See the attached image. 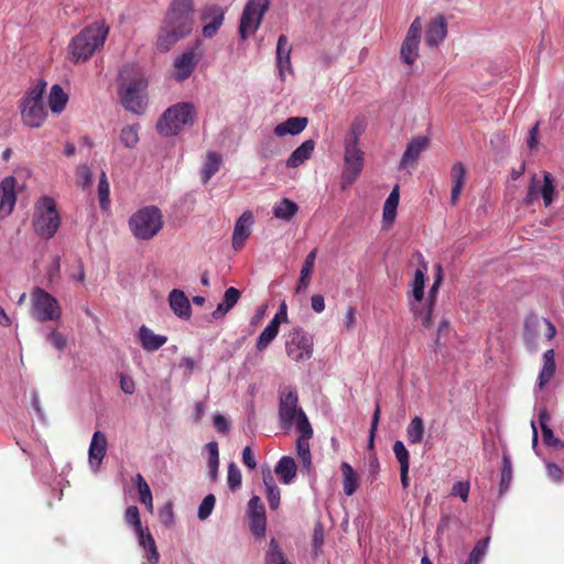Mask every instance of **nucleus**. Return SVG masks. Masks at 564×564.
<instances>
[{
	"mask_svg": "<svg viewBox=\"0 0 564 564\" xmlns=\"http://www.w3.org/2000/svg\"><path fill=\"white\" fill-rule=\"evenodd\" d=\"M194 23L193 0H172L160 25L158 50L170 51L178 41L192 33Z\"/></svg>",
	"mask_w": 564,
	"mask_h": 564,
	"instance_id": "1",
	"label": "nucleus"
},
{
	"mask_svg": "<svg viewBox=\"0 0 564 564\" xmlns=\"http://www.w3.org/2000/svg\"><path fill=\"white\" fill-rule=\"evenodd\" d=\"M109 26L105 22H94L75 35L69 44L68 52L74 63L88 61L106 42Z\"/></svg>",
	"mask_w": 564,
	"mask_h": 564,
	"instance_id": "2",
	"label": "nucleus"
},
{
	"mask_svg": "<svg viewBox=\"0 0 564 564\" xmlns=\"http://www.w3.org/2000/svg\"><path fill=\"white\" fill-rule=\"evenodd\" d=\"M119 95L122 106L134 113H139L144 104L147 79L138 65H126L120 72Z\"/></svg>",
	"mask_w": 564,
	"mask_h": 564,
	"instance_id": "3",
	"label": "nucleus"
},
{
	"mask_svg": "<svg viewBox=\"0 0 564 564\" xmlns=\"http://www.w3.org/2000/svg\"><path fill=\"white\" fill-rule=\"evenodd\" d=\"M196 118L197 110L192 102H177L162 113L156 129L162 135H176L185 126L194 124Z\"/></svg>",
	"mask_w": 564,
	"mask_h": 564,
	"instance_id": "4",
	"label": "nucleus"
},
{
	"mask_svg": "<svg viewBox=\"0 0 564 564\" xmlns=\"http://www.w3.org/2000/svg\"><path fill=\"white\" fill-rule=\"evenodd\" d=\"M45 87L46 83L39 80L20 100L22 121L30 128H41L46 120L47 111L43 102Z\"/></svg>",
	"mask_w": 564,
	"mask_h": 564,
	"instance_id": "5",
	"label": "nucleus"
},
{
	"mask_svg": "<svg viewBox=\"0 0 564 564\" xmlns=\"http://www.w3.org/2000/svg\"><path fill=\"white\" fill-rule=\"evenodd\" d=\"M163 227V215L156 206H145L131 215L129 228L139 240H150Z\"/></svg>",
	"mask_w": 564,
	"mask_h": 564,
	"instance_id": "6",
	"label": "nucleus"
},
{
	"mask_svg": "<svg viewBox=\"0 0 564 564\" xmlns=\"http://www.w3.org/2000/svg\"><path fill=\"white\" fill-rule=\"evenodd\" d=\"M61 225V218L53 198L43 197L36 206L33 226L37 235L45 239L52 238Z\"/></svg>",
	"mask_w": 564,
	"mask_h": 564,
	"instance_id": "7",
	"label": "nucleus"
},
{
	"mask_svg": "<svg viewBox=\"0 0 564 564\" xmlns=\"http://www.w3.org/2000/svg\"><path fill=\"white\" fill-rule=\"evenodd\" d=\"M285 351L289 358L299 362L313 355V336L302 327H294L284 335Z\"/></svg>",
	"mask_w": 564,
	"mask_h": 564,
	"instance_id": "8",
	"label": "nucleus"
},
{
	"mask_svg": "<svg viewBox=\"0 0 564 564\" xmlns=\"http://www.w3.org/2000/svg\"><path fill=\"white\" fill-rule=\"evenodd\" d=\"M33 315L40 322L57 321L61 318V307L57 300L42 289L33 292Z\"/></svg>",
	"mask_w": 564,
	"mask_h": 564,
	"instance_id": "9",
	"label": "nucleus"
},
{
	"mask_svg": "<svg viewBox=\"0 0 564 564\" xmlns=\"http://www.w3.org/2000/svg\"><path fill=\"white\" fill-rule=\"evenodd\" d=\"M301 412L304 411L297 408L296 391L291 387L282 388L280 391L279 405V416L282 429L289 430L293 426V424L296 425Z\"/></svg>",
	"mask_w": 564,
	"mask_h": 564,
	"instance_id": "10",
	"label": "nucleus"
},
{
	"mask_svg": "<svg viewBox=\"0 0 564 564\" xmlns=\"http://www.w3.org/2000/svg\"><path fill=\"white\" fill-rule=\"evenodd\" d=\"M364 167V152L358 144H345L343 187L356 181Z\"/></svg>",
	"mask_w": 564,
	"mask_h": 564,
	"instance_id": "11",
	"label": "nucleus"
},
{
	"mask_svg": "<svg viewBox=\"0 0 564 564\" xmlns=\"http://www.w3.org/2000/svg\"><path fill=\"white\" fill-rule=\"evenodd\" d=\"M421 34L422 22L421 18L417 17L412 21L400 50L401 59L408 65H413L419 57Z\"/></svg>",
	"mask_w": 564,
	"mask_h": 564,
	"instance_id": "12",
	"label": "nucleus"
},
{
	"mask_svg": "<svg viewBox=\"0 0 564 564\" xmlns=\"http://www.w3.org/2000/svg\"><path fill=\"white\" fill-rule=\"evenodd\" d=\"M296 429L300 432V436L296 440V452L299 457L302 459L304 467L308 468L312 464L308 441L313 435V429L304 412L300 413L299 421L296 422Z\"/></svg>",
	"mask_w": 564,
	"mask_h": 564,
	"instance_id": "13",
	"label": "nucleus"
},
{
	"mask_svg": "<svg viewBox=\"0 0 564 564\" xmlns=\"http://www.w3.org/2000/svg\"><path fill=\"white\" fill-rule=\"evenodd\" d=\"M199 58L200 54L195 48L183 52L174 61L173 78L177 82L186 80L195 70Z\"/></svg>",
	"mask_w": 564,
	"mask_h": 564,
	"instance_id": "14",
	"label": "nucleus"
},
{
	"mask_svg": "<svg viewBox=\"0 0 564 564\" xmlns=\"http://www.w3.org/2000/svg\"><path fill=\"white\" fill-rule=\"evenodd\" d=\"M250 527L256 538H263L267 530V517L264 506L258 496L249 499Z\"/></svg>",
	"mask_w": 564,
	"mask_h": 564,
	"instance_id": "15",
	"label": "nucleus"
},
{
	"mask_svg": "<svg viewBox=\"0 0 564 564\" xmlns=\"http://www.w3.org/2000/svg\"><path fill=\"white\" fill-rule=\"evenodd\" d=\"M203 35L204 37H213L224 21V11L216 4L207 6L202 13Z\"/></svg>",
	"mask_w": 564,
	"mask_h": 564,
	"instance_id": "16",
	"label": "nucleus"
},
{
	"mask_svg": "<svg viewBox=\"0 0 564 564\" xmlns=\"http://www.w3.org/2000/svg\"><path fill=\"white\" fill-rule=\"evenodd\" d=\"M17 180L13 176H7L0 183V217H7L11 214L17 196Z\"/></svg>",
	"mask_w": 564,
	"mask_h": 564,
	"instance_id": "17",
	"label": "nucleus"
},
{
	"mask_svg": "<svg viewBox=\"0 0 564 564\" xmlns=\"http://www.w3.org/2000/svg\"><path fill=\"white\" fill-rule=\"evenodd\" d=\"M291 52L292 46L289 44L288 37L284 34L280 35L276 43V66L282 80H285L286 73L293 74Z\"/></svg>",
	"mask_w": 564,
	"mask_h": 564,
	"instance_id": "18",
	"label": "nucleus"
},
{
	"mask_svg": "<svg viewBox=\"0 0 564 564\" xmlns=\"http://www.w3.org/2000/svg\"><path fill=\"white\" fill-rule=\"evenodd\" d=\"M447 34V22L441 14L432 19L427 25L425 43L429 47H438Z\"/></svg>",
	"mask_w": 564,
	"mask_h": 564,
	"instance_id": "19",
	"label": "nucleus"
},
{
	"mask_svg": "<svg viewBox=\"0 0 564 564\" xmlns=\"http://www.w3.org/2000/svg\"><path fill=\"white\" fill-rule=\"evenodd\" d=\"M108 441L106 435L96 431L91 437L89 449H88V460L90 466L97 470L102 463V459L107 453Z\"/></svg>",
	"mask_w": 564,
	"mask_h": 564,
	"instance_id": "20",
	"label": "nucleus"
},
{
	"mask_svg": "<svg viewBox=\"0 0 564 564\" xmlns=\"http://www.w3.org/2000/svg\"><path fill=\"white\" fill-rule=\"evenodd\" d=\"M427 144H429L427 137L420 135V137L413 138L409 142V144L401 158L400 167L405 169L408 166L414 165L416 160L419 159L420 154L426 149Z\"/></svg>",
	"mask_w": 564,
	"mask_h": 564,
	"instance_id": "21",
	"label": "nucleus"
},
{
	"mask_svg": "<svg viewBox=\"0 0 564 564\" xmlns=\"http://www.w3.org/2000/svg\"><path fill=\"white\" fill-rule=\"evenodd\" d=\"M169 303L174 314L184 319H188L192 314L189 301L185 293L181 290L174 289L169 294Z\"/></svg>",
	"mask_w": 564,
	"mask_h": 564,
	"instance_id": "22",
	"label": "nucleus"
},
{
	"mask_svg": "<svg viewBox=\"0 0 564 564\" xmlns=\"http://www.w3.org/2000/svg\"><path fill=\"white\" fill-rule=\"evenodd\" d=\"M135 533L138 535L140 546H142L145 552V557L149 564H159L160 554L158 552L155 540L149 529L141 528L135 531Z\"/></svg>",
	"mask_w": 564,
	"mask_h": 564,
	"instance_id": "23",
	"label": "nucleus"
},
{
	"mask_svg": "<svg viewBox=\"0 0 564 564\" xmlns=\"http://www.w3.org/2000/svg\"><path fill=\"white\" fill-rule=\"evenodd\" d=\"M466 167L462 162H456L451 170V180L453 187L451 192V204L455 206L459 199L463 187L466 182Z\"/></svg>",
	"mask_w": 564,
	"mask_h": 564,
	"instance_id": "24",
	"label": "nucleus"
},
{
	"mask_svg": "<svg viewBox=\"0 0 564 564\" xmlns=\"http://www.w3.org/2000/svg\"><path fill=\"white\" fill-rule=\"evenodd\" d=\"M269 6L270 0H249V33L258 30Z\"/></svg>",
	"mask_w": 564,
	"mask_h": 564,
	"instance_id": "25",
	"label": "nucleus"
},
{
	"mask_svg": "<svg viewBox=\"0 0 564 564\" xmlns=\"http://www.w3.org/2000/svg\"><path fill=\"white\" fill-rule=\"evenodd\" d=\"M317 256V248H314L305 258L304 263L302 265L300 272V279L297 281L295 292L302 293L305 292L310 285L311 275L314 270L315 260Z\"/></svg>",
	"mask_w": 564,
	"mask_h": 564,
	"instance_id": "26",
	"label": "nucleus"
},
{
	"mask_svg": "<svg viewBox=\"0 0 564 564\" xmlns=\"http://www.w3.org/2000/svg\"><path fill=\"white\" fill-rule=\"evenodd\" d=\"M306 117H291L286 119L284 122H281L275 126L274 133L279 137H283L286 134L295 135L301 133L307 126Z\"/></svg>",
	"mask_w": 564,
	"mask_h": 564,
	"instance_id": "27",
	"label": "nucleus"
},
{
	"mask_svg": "<svg viewBox=\"0 0 564 564\" xmlns=\"http://www.w3.org/2000/svg\"><path fill=\"white\" fill-rule=\"evenodd\" d=\"M139 337H140L142 348L147 351H155L167 341L166 336L154 334L145 325H142L140 327Z\"/></svg>",
	"mask_w": 564,
	"mask_h": 564,
	"instance_id": "28",
	"label": "nucleus"
},
{
	"mask_svg": "<svg viewBox=\"0 0 564 564\" xmlns=\"http://www.w3.org/2000/svg\"><path fill=\"white\" fill-rule=\"evenodd\" d=\"M315 149L314 140H306L300 147H297L289 156L286 161L288 167H299L306 160H308Z\"/></svg>",
	"mask_w": 564,
	"mask_h": 564,
	"instance_id": "29",
	"label": "nucleus"
},
{
	"mask_svg": "<svg viewBox=\"0 0 564 564\" xmlns=\"http://www.w3.org/2000/svg\"><path fill=\"white\" fill-rule=\"evenodd\" d=\"M554 358L555 352L553 349H549L543 354V367L538 378V386L540 389H543L555 373L556 365Z\"/></svg>",
	"mask_w": 564,
	"mask_h": 564,
	"instance_id": "30",
	"label": "nucleus"
},
{
	"mask_svg": "<svg viewBox=\"0 0 564 564\" xmlns=\"http://www.w3.org/2000/svg\"><path fill=\"white\" fill-rule=\"evenodd\" d=\"M275 474L280 477L283 484H291L296 477L297 467L294 458L291 456H283L274 468Z\"/></svg>",
	"mask_w": 564,
	"mask_h": 564,
	"instance_id": "31",
	"label": "nucleus"
},
{
	"mask_svg": "<svg viewBox=\"0 0 564 564\" xmlns=\"http://www.w3.org/2000/svg\"><path fill=\"white\" fill-rule=\"evenodd\" d=\"M240 299V292L236 288L231 286L225 291L221 302L217 305L213 312L215 319L221 318L229 310H231L238 300Z\"/></svg>",
	"mask_w": 564,
	"mask_h": 564,
	"instance_id": "32",
	"label": "nucleus"
},
{
	"mask_svg": "<svg viewBox=\"0 0 564 564\" xmlns=\"http://www.w3.org/2000/svg\"><path fill=\"white\" fill-rule=\"evenodd\" d=\"M550 421H551V415L549 414L547 410L546 409L540 410L539 423H540V427L542 431L543 442L547 446H557V445L563 446L562 442L554 436L553 431L550 427Z\"/></svg>",
	"mask_w": 564,
	"mask_h": 564,
	"instance_id": "33",
	"label": "nucleus"
},
{
	"mask_svg": "<svg viewBox=\"0 0 564 564\" xmlns=\"http://www.w3.org/2000/svg\"><path fill=\"white\" fill-rule=\"evenodd\" d=\"M68 101V95L63 90V88L55 84L52 86L50 95H48V107L53 113H61Z\"/></svg>",
	"mask_w": 564,
	"mask_h": 564,
	"instance_id": "34",
	"label": "nucleus"
},
{
	"mask_svg": "<svg viewBox=\"0 0 564 564\" xmlns=\"http://www.w3.org/2000/svg\"><path fill=\"white\" fill-rule=\"evenodd\" d=\"M343 474V489L347 496H352L358 488V477L354 468L346 462L340 465Z\"/></svg>",
	"mask_w": 564,
	"mask_h": 564,
	"instance_id": "35",
	"label": "nucleus"
},
{
	"mask_svg": "<svg viewBox=\"0 0 564 564\" xmlns=\"http://www.w3.org/2000/svg\"><path fill=\"white\" fill-rule=\"evenodd\" d=\"M299 212L296 203L289 198H283L273 207V215L284 221H290Z\"/></svg>",
	"mask_w": 564,
	"mask_h": 564,
	"instance_id": "36",
	"label": "nucleus"
},
{
	"mask_svg": "<svg viewBox=\"0 0 564 564\" xmlns=\"http://www.w3.org/2000/svg\"><path fill=\"white\" fill-rule=\"evenodd\" d=\"M433 303H410V310L416 319L422 321V325L425 328H430L433 324Z\"/></svg>",
	"mask_w": 564,
	"mask_h": 564,
	"instance_id": "37",
	"label": "nucleus"
},
{
	"mask_svg": "<svg viewBox=\"0 0 564 564\" xmlns=\"http://www.w3.org/2000/svg\"><path fill=\"white\" fill-rule=\"evenodd\" d=\"M221 164V155L216 152H208L206 155V161L204 163L202 170V181L206 184L213 175H215L220 167Z\"/></svg>",
	"mask_w": 564,
	"mask_h": 564,
	"instance_id": "38",
	"label": "nucleus"
},
{
	"mask_svg": "<svg viewBox=\"0 0 564 564\" xmlns=\"http://www.w3.org/2000/svg\"><path fill=\"white\" fill-rule=\"evenodd\" d=\"M275 321H271L267 327L261 332L260 336L257 339L256 343V349L258 351H263L268 348V346L272 343V340L278 336L279 334V327H276Z\"/></svg>",
	"mask_w": 564,
	"mask_h": 564,
	"instance_id": "39",
	"label": "nucleus"
},
{
	"mask_svg": "<svg viewBox=\"0 0 564 564\" xmlns=\"http://www.w3.org/2000/svg\"><path fill=\"white\" fill-rule=\"evenodd\" d=\"M424 436V422L421 416L411 420L406 427V440L410 444H419Z\"/></svg>",
	"mask_w": 564,
	"mask_h": 564,
	"instance_id": "40",
	"label": "nucleus"
},
{
	"mask_svg": "<svg viewBox=\"0 0 564 564\" xmlns=\"http://www.w3.org/2000/svg\"><path fill=\"white\" fill-rule=\"evenodd\" d=\"M263 482L269 506L272 510H275L280 505V489L270 474L263 476Z\"/></svg>",
	"mask_w": 564,
	"mask_h": 564,
	"instance_id": "41",
	"label": "nucleus"
},
{
	"mask_svg": "<svg viewBox=\"0 0 564 564\" xmlns=\"http://www.w3.org/2000/svg\"><path fill=\"white\" fill-rule=\"evenodd\" d=\"M134 484L139 490L140 502L143 503L150 512H152L153 499L150 486L148 485V482L145 481L141 474L135 475Z\"/></svg>",
	"mask_w": 564,
	"mask_h": 564,
	"instance_id": "42",
	"label": "nucleus"
},
{
	"mask_svg": "<svg viewBox=\"0 0 564 564\" xmlns=\"http://www.w3.org/2000/svg\"><path fill=\"white\" fill-rule=\"evenodd\" d=\"M247 238V212L243 213L237 220L234 235H232V247L236 250H240L245 246Z\"/></svg>",
	"mask_w": 564,
	"mask_h": 564,
	"instance_id": "43",
	"label": "nucleus"
},
{
	"mask_svg": "<svg viewBox=\"0 0 564 564\" xmlns=\"http://www.w3.org/2000/svg\"><path fill=\"white\" fill-rule=\"evenodd\" d=\"M398 204H399V189H398V186H395L384 202V206H383L384 221L392 223L395 219Z\"/></svg>",
	"mask_w": 564,
	"mask_h": 564,
	"instance_id": "44",
	"label": "nucleus"
},
{
	"mask_svg": "<svg viewBox=\"0 0 564 564\" xmlns=\"http://www.w3.org/2000/svg\"><path fill=\"white\" fill-rule=\"evenodd\" d=\"M206 449L208 452V467H209V477L213 481L217 479L218 476V467H219V452L217 442H209L206 444Z\"/></svg>",
	"mask_w": 564,
	"mask_h": 564,
	"instance_id": "45",
	"label": "nucleus"
},
{
	"mask_svg": "<svg viewBox=\"0 0 564 564\" xmlns=\"http://www.w3.org/2000/svg\"><path fill=\"white\" fill-rule=\"evenodd\" d=\"M265 561L267 564H292L285 558L275 539H271L270 541V547L267 553Z\"/></svg>",
	"mask_w": 564,
	"mask_h": 564,
	"instance_id": "46",
	"label": "nucleus"
},
{
	"mask_svg": "<svg viewBox=\"0 0 564 564\" xmlns=\"http://www.w3.org/2000/svg\"><path fill=\"white\" fill-rule=\"evenodd\" d=\"M110 187L105 172H101L98 183L99 205L102 210H107L110 205Z\"/></svg>",
	"mask_w": 564,
	"mask_h": 564,
	"instance_id": "47",
	"label": "nucleus"
},
{
	"mask_svg": "<svg viewBox=\"0 0 564 564\" xmlns=\"http://www.w3.org/2000/svg\"><path fill=\"white\" fill-rule=\"evenodd\" d=\"M426 267L416 269L413 280V297L412 303H421L424 295V281H425Z\"/></svg>",
	"mask_w": 564,
	"mask_h": 564,
	"instance_id": "48",
	"label": "nucleus"
},
{
	"mask_svg": "<svg viewBox=\"0 0 564 564\" xmlns=\"http://www.w3.org/2000/svg\"><path fill=\"white\" fill-rule=\"evenodd\" d=\"M555 187L553 184V177L550 173L545 172L543 176V185L540 188V194L543 198L544 205L550 206L553 202Z\"/></svg>",
	"mask_w": 564,
	"mask_h": 564,
	"instance_id": "49",
	"label": "nucleus"
},
{
	"mask_svg": "<svg viewBox=\"0 0 564 564\" xmlns=\"http://www.w3.org/2000/svg\"><path fill=\"white\" fill-rule=\"evenodd\" d=\"M120 141L126 148H134L139 142L138 128L135 126H127L121 129Z\"/></svg>",
	"mask_w": 564,
	"mask_h": 564,
	"instance_id": "50",
	"label": "nucleus"
},
{
	"mask_svg": "<svg viewBox=\"0 0 564 564\" xmlns=\"http://www.w3.org/2000/svg\"><path fill=\"white\" fill-rule=\"evenodd\" d=\"M489 543V538L479 540L474 549L471 550L466 564H479L484 555L486 554Z\"/></svg>",
	"mask_w": 564,
	"mask_h": 564,
	"instance_id": "51",
	"label": "nucleus"
},
{
	"mask_svg": "<svg viewBox=\"0 0 564 564\" xmlns=\"http://www.w3.org/2000/svg\"><path fill=\"white\" fill-rule=\"evenodd\" d=\"M227 482L230 490L236 491L242 485V475L235 463L228 466Z\"/></svg>",
	"mask_w": 564,
	"mask_h": 564,
	"instance_id": "52",
	"label": "nucleus"
},
{
	"mask_svg": "<svg viewBox=\"0 0 564 564\" xmlns=\"http://www.w3.org/2000/svg\"><path fill=\"white\" fill-rule=\"evenodd\" d=\"M394 456L400 464V468L410 467V454L403 442L395 441L392 446Z\"/></svg>",
	"mask_w": 564,
	"mask_h": 564,
	"instance_id": "53",
	"label": "nucleus"
},
{
	"mask_svg": "<svg viewBox=\"0 0 564 564\" xmlns=\"http://www.w3.org/2000/svg\"><path fill=\"white\" fill-rule=\"evenodd\" d=\"M503 466L501 470V481H500V491H505L508 489L511 478H512V467H511V460L509 456L505 453L503 457Z\"/></svg>",
	"mask_w": 564,
	"mask_h": 564,
	"instance_id": "54",
	"label": "nucleus"
},
{
	"mask_svg": "<svg viewBox=\"0 0 564 564\" xmlns=\"http://www.w3.org/2000/svg\"><path fill=\"white\" fill-rule=\"evenodd\" d=\"M215 503H216L215 496L213 494L207 495L199 505L198 513H197L198 518L200 520H206L210 516V513L215 507Z\"/></svg>",
	"mask_w": 564,
	"mask_h": 564,
	"instance_id": "55",
	"label": "nucleus"
},
{
	"mask_svg": "<svg viewBox=\"0 0 564 564\" xmlns=\"http://www.w3.org/2000/svg\"><path fill=\"white\" fill-rule=\"evenodd\" d=\"M124 520L130 524L134 531L142 528L139 509L135 506H129L124 512Z\"/></svg>",
	"mask_w": 564,
	"mask_h": 564,
	"instance_id": "56",
	"label": "nucleus"
},
{
	"mask_svg": "<svg viewBox=\"0 0 564 564\" xmlns=\"http://www.w3.org/2000/svg\"><path fill=\"white\" fill-rule=\"evenodd\" d=\"M364 123L361 121L355 120L350 126V130L345 140V144H358V139L364 132Z\"/></svg>",
	"mask_w": 564,
	"mask_h": 564,
	"instance_id": "57",
	"label": "nucleus"
},
{
	"mask_svg": "<svg viewBox=\"0 0 564 564\" xmlns=\"http://www.w3.org/2000/svg\"><path fill=\"white\" fill-rule=\"evenodd\" d=\"M539 317L535 314H530L524 321V337L527 340H532L535 337V328L539 325Z\"/></svg>",
	"mask_w": 564,
	"mask_h": 564,
	"instance_id": "58",
	"label": "nucleus"
},
{
	"mask_svg": "<svg viewBox=\"0 0 564 564\" xmlns=\"http://www.w3.org/2000/svg\"><path fill=\"white\" fill-rule=\"evenodd\" d=\"M46 340L57 350L65 349V347L67 345L66 337L57 330H52L47 335Z\"/></svg>",
	"mask_w": 564,
	"mask_h": 564,
	"instance_id": "59",
	"label": "nucleus"
},
{
	"mask_svg": "<svg viewBox=\"0 0 564 564\" xmlns=\"http://www.w3.org/2000/svg\"><path fill=\"white\" fill-rule=\"evenodd\" d=\"M539 181L535 176L532 177L531 183L528 188V193L523 199L524 205L530 206L534 200L539 198Z\"/></svg>",
	"mask_w": 564,
	"mask_h": 564,
	"instance_id": "60",
	"label": "nucleus"
},
{
	"mask_svg": "<svg viewBox=\"0 0 564 564\" xmlns=\"http://www.w3.org/2000/svg\"><path fill=\"white\" fill-rule=\"evenodd\" d=\"M451 495L459 497L463 501H467L468 495H469V482L468 481L455 482L452 488Z\"/></svg>",
	"mask_w": 564,
	"mask_h": 564,
	"instance_id": "61",
	"label": "nucleus"
},
{
	"mask_svg": "<svg viewBox=\"0 0 564 564\" xmlns=\"http://www.w3.org/2000/svg\"><path fill=\"white\" fill-rule=\"evenodd\" d=\"M76 176L79 182H82L83 187H89L91 184V172L90 169L83 164L77 166Z\"/></svg>",
	"mask_w": 564,
	"mask_h": 564,
	"instance_id": "62",
	"label": "nucleus"
},
{
	"mask_svg": "<svg viewBox=\"0 0 564 564\" xmlns=\"http://www.w3.org/2000/svg\"><path fill=\"white\" fill-rule=\"evenodd\" d=\"M120 389L126 394H132L135 390V384H134L133 379L127 375L121 373L120 375Z\"/></svg>",
	"mask_w": 564,
	"mask_h": 564,
	"instance_id": "63",
	"label": "nucleus"
},
{
	"mask_svg": "<svg viewBox=\"0 0 564 564\" xmlns=\"http://www.w3.org/2000/svg\"><path fill=\"white\" fill-rule=\"evenodd\" d=\"M539 126H540V122H536L530 130H529V134H528V138H527V145L530 150H533L536 148L538 143H539V140H538V135H539Z\"/></svg>",
	"mask_w": 564,
	"mask_h": 564,
	"instance_id": "64",
	"label": "nucleus"
}]
</instances>
